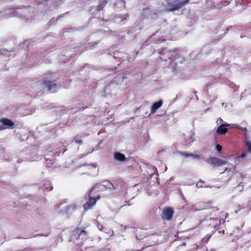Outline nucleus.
Segmentation results:
<instances>
[{
  "mask_svg": "<svg viewBox=\"0 0 251 251\" xmlns=\"http://www.w3.org/2000/svg\"><path fill=\"white\" fill-rule=\"evenodd\" d=\"M230 126V124L226 123L221 124L217 128L216 133L219 135L225 134Z\"/></svg>",
  "mask_w": 251,
  "mask_h": 251,
  "instance_id": "5",
  "label": "nucleus"
},
{
  "mask_svg": "<svg viewBox=\"0 0 251 251\" xmlns=\"http://www.w3.org/2000/svg\"><path fill=\"white\" fill-rule=\"evenodd\" d=\"M86 231L84 230H81L78 235V239H82V240H83L84 238H85V239H86Z\"/></svg>",
  "mask_w": 251,
  "mask_h": 251,
  "instance_id": "19",
  "label": "nucleus"
},
{
  "mask_svg": "<svg viewBox=\"0 0 251 251\" xmlns=\"http://www.w3.org/2000/svg\"><path fill=\"white\" fill-rule=\"evenodd\" d=\"M94 149H93L92 150H90V151H88L87 154L90 153H92L93 151H94Z\"/></svg>",
  "mask_w": 251,
  "mask_h": 251,
  "instance_id": "35",
  "label": "nucleus"
},
{
  "mask_svg": "<svg viewBox=\"0 0 251 251\" xmlns=\"http://www.w3.org/2000/svg\"><path fill=\"white\" fill-rule=\"evenodd\" d=\"M89 198V201L83 205L84 209L87 210L91 208L96 203L97 201L100 199L98 197L97 199L91 198L90 197V194L88 195Z\"/></svg>",
  "mask_w": 251,
  "mask_h": 251,
  "instance_id": "6",
  "label": "nucleus"
},
{
  "mask_svg": "<svg viewBox=\"0 0 251 251\" xmlns=\"http://www.w3.org/2000/svg\"><path fill=\"white\" fill-rule=\"evenodd\" d=\"M169 58H170V55H171L172 56L174 55L175 53H176V50H173L172 51L171 50H170L169 52Z\"/></svg>",
  "mask_w": 251,
  "mask_h": 251,
  "instance_id": "27",
  "label": "nucleus"
},
{
  "mask_svg": "<svg viewBox=\"0 0 251 251\" xmlns=\"http://www.w3.org/2000/svg\"><path fill=\"white\" fill-rule=\"evenodd\" d=\"M169 51H166V52H167V53H168V55L169 54V53H168V52H169Z\"/></svg>",
  "mask_w": 251,
  "mask_h": 251,
  "instance_id": "40",
  "label": "nucleus"
},
{
  "mask_svg": "<svg viewBox=\"0 0 251 251\" xmlns=\"http://www.w3.org/2000/svg\"><path fill=\"white\" fill-rule=\"evenodd\" d=\"M181 154L182 155H183V156L185 157H189V156H191L192 157V158L193 159H199L200 158V155H194L192 153H189L188 152H181Z\"/></svg>",
  "mask_w": 251,
  "mask_h": 251,
  "instance_id": "15",
  "label": "nucleus"
},
{
  "mask_svg": "<svg viewBox=\"0 0 251 251\" xmlns=\"http://www.w3.org/2000/svg\"><path fill=\"white\" fill-rule=\"evenodd\" d=\"M174 211L171 207H167L164 209L163 212V217L164 219L170 220L173 217Z\"/></svg>",
  "mask_w": 251,
  "mask_h": 251,
  "instance_id": "8",
  "label": "nucleus"
},
{
  "mask_svg": "<svg viewBox=\"0 0 251 251\" xmlns=\"http://www.w3.org/2000/svg\"><path fill=\"white\" fill-rule=\"evenodd\" d=\"M52 161L50 159H46V163L47 164V165H49V164H52L53 163L51 162ZM48 167H50V166H48Z\"/></svg>",
  "mask_w": 251,
  "mask_h": 251,
  "instance_id": "29",
  "label": "nucleus"
},
{
  "mask_svg": "<svg viewBox=\"0 0 251 251\" xmlns=\"http://www.w3.org/2000/svg\"><path fill=\"white\" fill-rule=\"evenodd\" d=\"M114 158L116 160L120 161H124L126 159L125 156L120 152H116L114 154Z\"/></svg>",
  "mask_w": 251,
  "mask_h": 251,
  "instance_id": "14",
  "label": "nucleus"
},
{
  "mask_svg": "<svg viewBox=\"0 0 251 251\" xmlns=\"http://www.w3.org/2000/svg\"><path fill=\"white\" fill-rule=\"evenodd\" d=\"M44 187L49 191L51 190L53 188L50 183L49 182H46V183L44 184Z\"/></svg>",
  "mask_w": 251,
  "mask_h": 251,
  "instance_id": "20",
  "label": "nucleus"
},
{
  "mask_svg": "<svg viewBox=\"0 0 251 251\" xmlns=\"http://www.w3.org/2000/svg\"><path fill=\"white\" fill-rule=\"evenodd\" d=\"M115 83L113 82H110L108 85H106L105 87V94H108L110 93L109 92V90H110L111 88H113L114 86Z\"/></svg>",
  "mask_w": 251,
  "mask_h": 251,
  "instance_id": "16",
  "label": "nucleus"
},
{
  "mask_svg": "<svg viewBox=\"0 0 251 251\" xmlns=\"http://www.w3.org/2000/svg\"><path fill=\"white\" fill-rule=\"evenodd\" d=\"M216 148L218 152H220L222 150V146L219 144L216 145Z\"/></svg>",
  "mask_w": 251,
  "mask_h": 251,
  "instance_id": "26",
  "label": "nucleus"
},
{
  "mask_svg": "<svg viewBox=\"0 0 251 251\" xmlns=\"http://www.w3.org/2000/svg\"><path fill=\"white\" fill-rule=\"evenodd\" d=\"M195 135V133L194 132H190L188 133V136L186 137L185 140L186 144H189L194 141L193 139V137Z\"/></svg>",
  "mask_w": 251,
  "mask_h": 251,
  "instance_id": "13",
  "label": "nucleus"
},
{
  "mask_svg": "<svg viewBox=\"0 0 251 251\" xmlns=\"http://www.w3.org/2000/svg\"><path fill=\"white\" fill-rule=\"evenodd\" d=\"M165 53V50H162L160 52L161 55H162L163 54Z\"/></svg>",
  "mask_w": 251,
  "mask_h": 251,
  "instance_id": "36",
  "label": "nucleus"
},
{
  "mask_svg": "<svg viewBox=\"0 0 251 251\" xmlns=\"http://www.w3.org/2000/svg\"><path fill=\"white\" fill-rule=\"evenodd\" d=\"M221 232H222L224 234V233H225V230H222V231H220H220H219V233H221Z\"/></svg>",
  "mask_w": 251,
  "mask_h": 251,
  "instance_id": "37",
  "label": "nucleus"
},
{
  "mask_svg": "<svg viewBox=\"0 0 251 251\" xmlns=\"http://www.w3.org/2000/svg\"><path fill=\"white\" fill-rule=\"evenodd\" d=\"M75 142L76 143H77V144H81L82 142V140H78V139L75 140Z\"/></svg>",
  "mask_w": 251,
  "mask_h": 251,
  "instance_id": "31",
  "label": "nucleus"
},
{
  "mask_svg": "<svg viewBox=\"0 0 251 251\" xmlns=\"http://www.w3.org/2000/svg\"><path fill=\"white\" fill-rule=\"evenodd\" d=\"M246 145L247 147L248 152L251 153V142L246 140Z\"/></svg>",
  "mask_w": 251,
  "mask_h": 251,
  "instance_id": "21",
  "label": "nucleus"
},
{
  "mask_svg": "<svg viewBox=\"0 0 251 251\" xmlns=\"http://www.w3.org/2000/svg\"><path fill=\"white\" fill-rule=\"evenodd\" d=\"M190 0H185L178 1V0H175L174 3L168 2L166 6V9L168 11H173L181 8L184 5L189 2Z\"/></svg>",
  "mask_w": 251,
  "mask_h": 251,
  "instance_id": "3",
  "label": "nucleus"
},
{
  "mask_svg": "<svg viewBox=\"0 0 251 251\" xmlns=\"http://www.w3.org/2000/svg\"><path fill=\"white\" fill-rule=\"evenodd\" d=\"M162 103L163 101L162 100H159L153 103L151 107V112L152 113H155L157 109L161 106Z\"/></svg>",
  "mask_w": 251,
  "mask_h": 251,
  "instance_id": "12",
  "label": "nucleus"
},
{
  "mask_svg": "<svg viewBox=\"0 0 251 251\" xmlns=\"http://www.w3.org/2000/svg\"><path fill=\"white\" fill-rule=\"evenodd\" d=\"M200 183H204V182L202 181L201 180H200V182H198L197 184H196V187H197L198 188H200V187H202V186L201 185H200L199 184Z\"/></svg>",
  "mask_w": 251,
  "mask_h": 251,
  "instance_id": "30",
  "label": "nucleus"
},
{
  "mask_svg": "<svg viewBox=\"0 0 251 251\" xmlns=\"http://www.w3.org/2000/svg\"><path fill=\"white\" fill-rule=\"evenodd\" d=\"M219 121L220 122H222V121H223V120H222V119L221 118H219V119L217 120V123H218V122H219Z\"/></svg>",
  "mask_w": 251,
  "mask_h": 251,
  "instance_id": "34",
  "label": "nucleus"
},
{
  "mask_svg": "<svg viewBox=\"0 0 251 251\" xmlns=\"http://www.w3.org/2000/svg\"><path fill=\"white\" fill-rule=\"evenodd\" d=\"M42 83L48 91L54 90L56 87L55 83H54L53 82L47 79H42Z\"/></svg>",
  "mask_w": 251,
  "mask_h": 251,
  "instance_id": "7",
  "label": "nucleus"
},
{
  "mask_svg": "<svg viewBox=\"0 0 251 251\" xmlns=\"http://www.w3.org/2000/svg\"><path fill=\"white\" fill-rule=\"evenodd\" d=\"M210 163L215 166H221L225 165L226 162L217 157H212L209 158Z\"/></svg>",
  "mask_w": 251,
  "mask_h": 251,
  "instance_id": "10",
  "label": "nucleus"
},
{
  "mask_svg": "<svg viewBox=\"0 0 251 251\" xmlns=\"http://www.w3.org/2000/svg\"><path fill=\"white\" fill-rule=\"evenodd\" d=\"M211 235H206L203 239L202 241L204 242H207L211 238Z\"/></svg>",
  "mask_w": 251,
  "mask_h": 251,
  "instance_id": "24",
  "label": "nucleus"
},
{
  "mask_svg": "<svg viewBox=\"0 0 251 251\" xmlns=\"http://www.w3.org/2000/svg\"><path fill=\"white\" fill-rule=\"evenodd\" d=\"M107 0H100L99 5L98 6V8L100 10H102L104 7V4L107 3Z\"/></svg>",
  "mask_w": 251,
  "mask_h": 251,
  "instance_id": "17",
  "label": "nucleus"
},
{
  "mask_svg": "<svg viewBox=\"0 0 251 251\" xmlns=\"http://www.w3.org/2000/svg\"><path fill=\"white\" fill-rule=\"evenodd\" d=\"M161 59H163V60H166V59H165L162 58H161Z\"/></svg>",
  "mask_w": 251,
  "mask_h": 251,
  "instance_id": "39",
  "label": "nucleus"
},
{
  "mask_svg": "<svg viewBox=\"0 0 251 251\" xmlns=\"http://www.w3.org/2000/svg\"><path fill=\"white\" fill-rule=\"evenodd\" d=\"M206 218L207 216L204 218V219H201L200 221V223L202 224L205 222V225L213 226L215 231L219 230L221 224L225 223L224 221L222 222L221 220H219L217 218H210L209 219H206Z\"/></svg>",
  "mask_w": 251,
  "mask_h": 251,
  "instance_id": "2",
  "label": "nucleus"
},
{
  "mask_svg": "<svg viewBox=\"0 0 251 251\" xmlns=\"http://www.w3.org/2000/svg\"><path fill=\"white\" fill-rule=\"evenodd\" d=\"M96 188H100V189H107L110 190L111 192H113L118 188V185L117 184H113L108 180H105L100 183H96L93 186L91 191L93 189Z\"/></svg>",
  "mask_w": 251,
  "mask_h": 251,
  "instance_id": "1",
  "label": "nucleus"
},
{
  "mask_svg": "<svg viewBox=\"0 0 251 251\" xmlns=\"http://www.w3.org/2000/svg\"><path fill=\"white\" fill-rule=\"evenodd\" d=\"M9 51H8L7 50H5V49H1L0 50V53L3 55H6V56H8V53H9Z\"/></svg>",
  "mask_w": 251,
  "mask_h": 251,
  "instance_id": "23",
  "label": "nucleus"
},
{
  "mask_svg": "<svg viewBox=\"0 0 251 251\" xmlns=\"http://www.w3.org/2000/svg\"><path fill=\"white\" fill-rule=\"evenodd\" d=\"M89 165H92L93 167H94L95 168H96V164H90Z\"/></svg>",
  "mask_w": 251,
  "mask_h": 251,
  "instance_id": "38",
  "label": "nucleus"
},
{
  "mask_svg": "<svg viewBox=\"0 0 251 251\" xmlns=\"http://www.w3.org/2000/svg\"><path fill=\"white\" fill-rule=\"evenodd\" d=\"M98 227L100 230H101L102 229H103L102 226L100 224L98 225Z\"/></svg>",
  "mask_w": 251,
  "mask_h": 251,
  "instance_id": "32",
  "label": "nucleus"
},
{
  "mask_svg": "<svg viewBox=\"0 0 251 251\" xmlns=\"http://www.w3.org/2000/svg\"><path fill=\"white\" fill-rule=\"evenodd\" d=\"M27 9L26 8H18L16 10H13L12 11H15L16 14L14 15L15 16H18L19 17H27L28 16L26 15V13L27 12Z\"/></svg>",
  "mask_w": 251,
  "mask_h": 251,
  "instance_id": "11",
  "label": "nucleus"
},
{
  "mask_svg": "<svg viewBox=\"0 0 251 251\" xmlns=\"http://www.w3.org/2000/svg\"><path fill=\"white\" fill-rule=\"evenodd\" d=\"M212 203H205L204 202H200L195 205H193L191 209L192 212L201 210L202 209H208L212 208Z\"/></svg>",
  "mask_w": 251,
  "mask_h": 251,
  "instance_id": "4",
  "label": "nucleus"
},
{
  "mask_svg": "<svg viewBox=\"0 0 251 251\" xmlns=\"http://www.w3.org/2000/svg\"><path fill=\"white\" fill-rule=\"evenodd\" d=\"M0 122L2 124V125L5 127L3 126H0V130H2L6 128L7 127H10L14 126V123L10 120L7 118H2L0 120Z\"/></svg>",
  "mask_w": 251,
  "mask_h": 251,
  "instance_id": "9",
  "label": "nucleus"
},
{
  "mask_svg": "<svg viewBox=\"0 0 251 251\" xmlns=\"http://www.w3.org/2000/svg\"><path fill=\"white\" fill-rule=\"evenodd\" d=\"M237 128L239 129H240V130H243V131L246 132L247 131V129L245 127H241L240 126H237Z\"/></svg>",
  "mask_w": 251,
  "mask_h": 251,
  "instance_id": "28",
  "label": "nucleus"
},
{
  "mask_svg": "<svg viewBox=\"0 0 251 251\" xmlns=\"http://www.w3.org/2000/svg\"><path fill=\"white\" fill-rule=\"evenodd\" d=\"M237 126H238L237 125H231V127H233V128H237Z\"/></svg>",
  "mask_w": 251,
  "mask_h": 251,
  "instance_id": "33",
  "label": "nucleus"
},
{
  "mask_svg": "<svg viewBox=\"0 0 251 251\" xmlns=\"http://www.w3.org/2000/svg\"><path fill=\"white\" fill-rule=\"evenodd\" d=\"M77 208V206L75 204H72L70 205H69L67 208V211L68 212H71L72 210L76 209Z\"/></svg>",
  "mask_w": 251,
  "mask_h": 251,
  "instance_id": "18",
  "label": "nucleus"
},
{
  "mask_svg": "<svg viewBox=\"0 0 251 251\" xmlns=\"http://www.w3.org/2000/svg\"><path fill=\"white\" fill-rule=\"evenodd\" d=\"M247 156V153L246 152H243L242 154L238 157V159L239 161H242Z\"/></svg>",
  "mask_w": 251,
  "mask_h": 251,
  "instance_id": "22",
  "label": "nucleus"
},
{
  "mask_svg": "<svg viewBox=\"0 0 251 251\" xmlns=\"http://www.w3.org/2000/svg\"><path fill=\"white\" fill-rule=\"evenodd\" d=\"M236 189L239 191H242L243 190V185L239 184L236 187Z\"/></svg>",
  "mask_w": 251,
  "mask_h": 251,
  "instance_id": "25",
  "label": "nucleus"
}]
</instances>
